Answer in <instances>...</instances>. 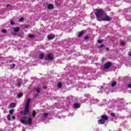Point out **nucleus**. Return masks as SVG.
Segmentation results:
<instances>
[{
    "mask_svg": "<svg viewBox=\"0 0 131 131\" xmlns=\"http://www.w3.org/2000/svg\"><path fill=\"white\" fill-rule=\"evenodd\" d=\"M30 102H31V99L28 98L26 102V107L24 112V115H28V114H29V106H30Z\"/></svg>",
    "mask_w": 131,
    "mask_h": 131,
    "instance_id": "nucleus-1",
    "label": "nucleus"
},
{
    "mask_svg": "<svg viewBox=\"0 0 131 131\" xmlns=\"http://www.w3.org/2000/svg\"><path fill=\"white\" fill-rule=\"evenodd\" d=\"M95 15L98 21L101 19L102 16L104 15V11L102 9H97L95 13Z\"/></svg>",
    "mask_w": 131,
    "mask_h": 131,
    "instance_id": "nucleus-2",
    "label": "nucleus"
},
{
    "mask_svg": "<svg viewBox=\"0 0 131 131\" xmlns=\"http://www.w3.org/2000/svg\"><path fill=\"white\" fill-rule=\"evenodd\" d=\"M108 120V117L105 115H103L101 116V119L99 120V122L100 124H104L105 123V121H107Z\"/></svg>",
    "mask_w": 131,
    "mask_h": 131,
    "instance_id": "nucleus-3",
    "label": "nucleus"
},
{
    "mask_svg": "<svg viewBox=\"0 0 131 131\" xmlns=\"http://www.w3.org/2000/svg\"><path fill=\"white\" fill-rule=\"evenodd\" d=\"M99 21H111V18L109 16L104 15L103 14Z\"/></svg>",
    "mask_w": 131,
    "mask_h": 131,
    "instance_id": "nucleus-4",
    "label": "nucleus"
},
{
    "mask_svg": "<svg viewBox=\"0 0 131 131\" xmlns=\"http://www.w3.org/2000/svg\"><path fill=\"white\" fill-rule=\"evenodd\" d=\"M46 60H49L50 61L54 60V55L52 54H48L46 56Z\"/></svg>",
    "mask_w": 131,
    "mask_h": 131,
    "instance_id": "nucleus-5",
    "label": "nucleus"
},
{
    "mask_svg": "<svg viewBox=\"0 0 131 131\" xmlns=\"http://www.w3.org/2000/svg\"><path fill=\"white\" fill-rule=\"evenodd\" d=\"M21 123H24V124H26L27 123V117H23L22 119L20 120Z\"/></svg>",
    "mask_w": 131,
    "mask_h": 131,
    "instance_id": "nucleus-6",
    "label": "nucleus"
},
{
    "mask_svg": "<svg viewBox=\"0 0 131 131\" xmlns=\"http://www.w3.org/2000/svg\"><path fill=\"white\" fill-rule=\"evenodd\" d=\"M111 66V62H107L104 64V69H108Z\"/></svg>",
    "mask_w": 131,
    "mask_h": 131,
    "instance_id": "nucleus-7",
    "label": "nucleus"
},
{
    "mask_svg": "<svg viewBox=\"0 0 131 131\" xmlns=\"http://www.w3.org/2000/svg\"><path fill=\"white\" fill-rule=\"evenodd\" d=\"M48 39H54V38H55V35L52 34L48 35Z\"/></svg>",
    "mask_w": 131,
    "mask_h": 131,
    "instance_id": "nucleus-8",
    "label": "nucleus"
},
{
    "mask_svg": "<svg viewBox=\"0 0 131 131\" xmlns=\"http://www.w3.org/2000/svg\"><path fill=\"white\" fill-rule=\"evenodd\" d=\"M9 107L11 108H15L16 107V103H11L9 104Z\"/></svg>",
    "mask_w": 131,
    "mask_h": 131,
    "instance_id": "nucleus-9",
    "label": "nucleus"
},
{
    "mask_svg": "<svg viewBox=\"0 0 131 131\" xmlns=\"http://www.w3.org/2000/svg\"><path fill=\"white\" fill-rule=\"evenodd\" d=\"M74 107L76 108H80V104L79 103L74 104Z\"/></svg>",
    "mask_w": 131,
    "mask_h": 131,
    "instance_id": "nucleus-10",
    "label": "nucleus"
},
{
    "mask_svg": "<svg viewBox=\"0 0 131 131\" xmlns=\"http://www.w3.org/2000/svg\"><path fill=\"white\" fill-rule=\"evenodd\" d=\"M27 123H28V124H31V123H32V119H31V118H29L28 119Z\"/></svg>",
    "mask_w": 131,
    "mask_h": 131,
    "instance_id": "nucleus-11",
    "label": "nucleus"
},
{
    "mask_svg": "<svg viewBox=\"0 0 131 131\" xmlns=\"http://www.w3.org/2000/svg\"><path fill=\"white\" fill-rule=\"evenodd\" d=\"M13 30L15 32H18L19 30H20V27L14 28Z\"/></svg>",
    "mask_w": 131,
    "mask_h": 131,
    "instance_id": "nucleus-12",
    "label": "nucleus"
},
{
    "mask_svg": "<svg viewBox=\"0 0 131 131\" xmlns=\"http://www.w3.org/2000/svg\"><path fill=\"white\" fill-rule=\"evenodd\" d=\"M53 5H52V4H49V5H48V6H47L48 9H53Z\"/></svg>",
    "mask_w": 131,
    "mask_h": 131,
    "instance_id": "nucleus-13",
    "label": "nucleus"
},
{
    "mask_svg": "<svg viewBox=\"0 0 131 131\" xmlns=\"http://www.w3.org/2000/svg\"><path fill=\"white\" fill-rule=\"evenodd\" d=\"M116 83H117V82L115 81H113L112 83H111V86H115V85H116Z\"/></svg>",
    "mask_w": 131,
    "mask_h": 131,
    "instance_id": "nucleus-14",
    "label": "nucleus"
},
{
    "mask_svg": "<svg viewBox=\"0 0 131 131\" xmlns=\"http://www.w3.org/2000/svg\"><path fill=\"white\" fill-rule=\"evenodd\" d=\"M62 85H63V84L61 82L58 83L57 84V86L59 89H61V88H62Z\"/></svg>",
    "mask_w": 131,
    "mask_h": 131,
    "instance_id": "nucleus-15",
    "label": "nucleus"
},
{
    "mask_svg": "<svg viewBox=\"0 0 131 131\" xmlns=\"http://www.w3.org/2000/svg\"><path fill=\"white\" fill-rule=\"evenodd\" d=\"M82 34H83V32H80L78 35V37H80V36H81V35H82Z\"/></svg>",
    "mask_w": 131,
    "mask_h": 131,
    "instance_id": "nucleus-16",
    "label": "nucleus"
},
{
    "mask_svg": "<svg viewBox=\"0 0 131 131\" xmlns=\"http://www.w3.org/2000/svg\"><path fill=\"white\" fill-rule=\"evenodd\" d=\"M35 115H36V112L34 111H33V113H32L33 117H35Z\"/></svg>",
    "mask_w": 131,
    "mask_h": 131,
    "instance_id": "nucleus-17",
    "label": "nucleus"
},
{
    "mask_svg": "<svg viewBox=\"0 0 131 131\" xmlns=\"http://www.w3.org/2000/svg\"><path fill=\"white\" fill-rule=\"evenodd\" d=\"M22 96H23V93H19L17 95L18 98H21V97H22Z\"/></svg>",
    "mask_w": 131,
    "mask_h": 131,
    "instance_id": "nucleus-18",
    "label": "nucleus"
},
{
    "mask_svg": "<svg viewBox=\"0 0 131 131\" xmlns=\"http://www.w3.org/2000/svg\"><path fill=\"white\" fill-rule=\"evenodd\" d=\"M10 114L13 115L14 114V110H10L9 111Z\"/></svg>",
    "mask_w": 131,
    "mask_h": 131,
    "instance_id": "nucleus-19",
    "label": "nucleus"
},
{
    "mask_svg": "<svg viewBox=\"0 0 131 131\" xmlns=\"http://www.w3.org/2000/svg\"><path fill=\"white\" fill-rule=\"evenodd\" d=\"M44 56L45 55L42 54H40V55H39L40 59H42L43 58Z\"/></svg>",
    "mask_w": 131,
    "mask_h": 131,
    "instance_id": "nucleus-20",
    "label": "nucleus"
},
{
    "mask_svg": "<svg viewBox=\"0 0 131 131\" xmlns=\"http://www.w3.org/2000/svg\"><path fill=\"white\" fill-rule=\"evenodd\" d=\"M7 119H8V120H11V116H10V115H8L7 116Z\"/></svg>",
    "mask_w": 131,
    "mask_h": 131,
    "instance_id": "nucleus-21",
    "label": "nucleus"
},
{
    "mask_svg": "<svg viewBox=\"0 0 131 131\" xmlns=\"http://www.w3.org/2000/svg\"><path fill=\"white\" fill-rule=\"evenodd\" d=\"M40 91V88H37L36 92L37 93H39Z\"/></svg>",
    "mask_w": 131,
    "mask_h": 131,
    "instance_id": "nucleus-22",
    "label": "nucleus"
},
{
    "mask_svg": "<svg viewBox=\"0 0 131 131\" xmlns=\"http://www.w3.org/2000/svg\"><path fill=\"white\" fill-rule=\"evenodd\" d=\"M2 32L3 33H6L7 32V30H6V29H3L2 30Z\"/></svg>",
    "mask_w": 131,
    "mask_h": 131,
    "instance_id": "nucleus-23",
    "label": "nucleus"
},
{
    "mask_svg": "<svg viewBox=\"0 0 131 131\" xmlns=\"http://www.w3.org/2000/svg\"><path fill=\"white\" fill-rule=\"evenodd\" d=\"M97 42H98V43H101L102 42V40L101 39L98 40Z\"/></svg>",
    "mask_w": 131,
    "mask_h": 131,
    "instance_id": "nucleus-24",
    "label": "nucleus"
},
{
    "mask_svg": "<svg viewBox=\"0 0 131 131\" xmlns=\"http://www.w3.org/2000/svg\"><path fill=\"white\" fill-rule=\"evenodd\" d=\"M15 66H16V64H13L12 67L11 68V69H14V68H15Z\"/></svg>",
    "mask_w": 131,
    "mask_h": 131,
    "instance_id": "nucleus-25",
    "label": "nucleus"
},
{
    "mask_svg": "<svg viewBox=\"0 0 131 131\" xmlns=\"http://www.w3.org/2000/svg\"><path fill=\"white\" fill-rule=\"evenodd\" d=\"M43 116H44V117H47V116H48V114H47V113H44V114H43Z\"/></svg>",
    "mask_w": 131,
    "mask_h": 131,
    "instance_id": "nucleus-26",
    "label": "nucleus"
},
{
    "mask_svg": "<svg viewBox=\"0 0 131 131\" xmlns=\"http://www.w3.org/2000/svg\"><path fill=\"white\" fill-rule=\"evenodd\" d=\"M10 24H11V25H14V21H13V20H11L10 22Z\"/></svg>",
    "mask_w": 131,
    "mask_h": 131,
    "instance_id": "nucleus-27",
    "label": "nucleus"
},
{
    "mask_svg": "<svg viewBox=\"0 0 131 131\" xmlns=\"http://www.w3.org/2000/svg\"><path fill=\"white\" fill-rule=\"evenodd\" d=\"M127 88H129V89L131 88V83H129V84H128Z\"/></svg>",
    "mask_w": 131,
    "mask_h": 131,
    "instance_id": "nucleus-28",
    "label": "nucleus"
},
{
    "mask_svg": "<svg viewBox=\"0 0 131 131\" xmlns=\"http://www.w3.org/2000/svg\"><path fill=\"white\" fill-rule=\"evenodd\" d=\"M23 20H24V18L23 17H21V18L19 19V21H23Z\"/></svg>",
    "mask_w": 131,
    "mask_h": 131,
    "instance_id": "nucleus-29",
    "label": "nucleus"
},
{
    "mask_svg": "<svg viewBox=\"0 0 131 131\" xmlns=\"http://www.w3.org/2000/svg\"><path fill=\"white\" fill-rule=\"evenodd\" d=\"M17 85H18V88H20V85H21V83L18 82V83H17Z\"/></svg>",
    "mask_w": 131,
    "mask_h": 131,
    "instance_id": "nucleus-30",
    "label": "nucleus"
},
{
    "mask_svg": "<svg viewBox=\"0 0 131 131\" xmlns=\"http://www.w3.org/2000/svg\"><path fill=\"white\" fill-rule=\"evenodd\" d=\"M104 46L103 45H101L100 46L98 47L99 49H101V48H103Z\"/></svg>",
    "mask_w": 131,
    "mask_h": 131,
    "instance_id": "nucleus-31",
    "label": "nucleus"
},
{
    "mask_svg": "<svg viewBox=\"0 0 131 131\" xmlns=\"http://www.w3.org/2000/svg\"><path fill=\"white\" fill-rule=\"evenodd\" d=\"M111 116H112L113 117H114V116H115V114H114V113H112V114H111Z\"/></svg>",
    "mask_w": 131,
    "mask_h": 131,
    "instance_id": "nucleus-32",
    "label": "nucleus"
},
{
    "mask_svg": "<svg viewBox=\"0 0 131 131\" xmlns=\"http://www.w3.org/2000/svg\"><path fill=\"white\" fill-rule=\"evenodd\" d=\"M29 37H34V35H29Z\"/></svg>",
    "mask_w": 131,
    "mask_h": 131,
    "instance_id": "nucleus-33",
    "label": "nucleus"
},
{
    "mask_svg": "<svg viewBox=\"0 0 131 131\" xmlns=\"http://www.w3.org/2000/svg\"><path fill=\"white\" fill-rule=\"evenodd\" d=\"M85 39H89V36H86L85 37Z\"/></svg>",
    "mask_w": 131,
    "mask_h": 131,
    "instance_id": "nucleus-34",
    "label": "nucleus"
},
{
    "mask_svg": "<svg viewBox=\"0 0 131 131\" xmlns=\"http://www.w3.org/2000/svg\"><path fill=\"white\" fill-rule=\"evenodd\" d=\"M25 28H29V26L26 25Z\"/></svg>",
    "mask_w": 131,
    "mask_h": 131,
    "instance_id": "nucleus-35",
    "label": "nucleus"
},
{
    "mask_svg": "<svg viewBox=\"0 0 131 131\" xmlns=\"http://www.w3.org/2000/svg\"><path fill=\"white\" fill-rule=\"evenodd\" d=\"M129 56H131V52H130L128 54Z\"/></svg>",
    "mask_w": 131,
    "mask_h": 131,
    "instance_id": "nucleus-36",
    "label": "nucleus"
},
{
    "mask_svg": "<svg viewBox=\"0 0 131 131\" xmlns=\"http://www.w3.org/2000/svg\"><path fill=\"white\" fill-rule=\"evenodd\" d=\"M12 119H15V116H12Z\"/></svg>",
    "mask_w": 131,
    "mask_h": 131,
    "instance_id": "nucleus-37",
    "label": "nucleus"
},
{
    "mask_svg": "<svg viewBox=\"0 0 131 131\" xmlns=\"http://www.w3.org/2000/svg\"><path fill=\"white\" fill-rule=\"evenodd\" d=\"M121 45H124V42H121Z\"/></svg>",
    "mask_w": 131,
    "mask_h": 131,
    "instance_id": "nucleus-38",
    "label": "nucleus"
},
{
    "mask_svg": "<svg viewBox=\"0 0 131 131\" xmlns=\"http://www.w3.org/2000/svg\"><path fill=\"white\" fill-rule=\"evenodd\" d=\"M9 6H10V5L8 4V5H7V7H9Z\"/></svg>",
    "mask_w": 131,
    "mask_h": 131,
    "instance_id": "nucleus-39",
    "label": "nucleus"
},
{
    "mask_svg": "<svg viewBox=\"0 0 131 131\" xmlns=\"http://www.w3.org/2000/svg\"><path fill=\"white\" fill-rule=\"evenodd\" d=\"M121 106H123V104L122 103Z\"/></svg>",
    "mask_w": 131,
    "mask_h": 131,
    "instance_id": "nucleus-40",
    "label": "nucleus"
}]
</instances>
